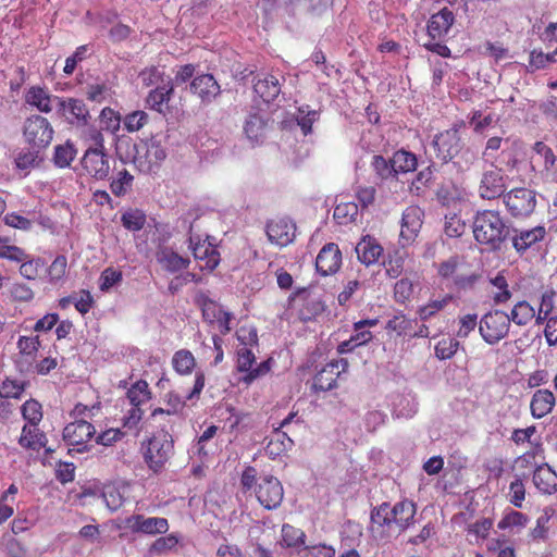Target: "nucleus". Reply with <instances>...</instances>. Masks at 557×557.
<instances>
[{
    "mask_svg": "<svg viewBox=\"0 0 557 557\" xmlns=\"http://www.w3.org/2000/svg\"><path fill=\"white\" fill-rule=\"evenodd\" d=\"M240 484L245 493L252 492L260 505L268 509H276L284 497L283 485L273 475L258 476L253 467H247L240 478Z\"/></svg>",
    "mask_w": 557,
    "mask_h": 557,
    "instance_id": "f257e3e1",
    "label": "nucleus"
},
{
    "mask_svg": "<svg viewBox=\"0 0 557 557\" xmlns=\"http://www.w3.org/2000/svg\"><path fill=\"white\" fill-rule=\"evenodd\" d=\"M472 232L479 244L486 245L490 249H497L509 235V227L499 212L483 210L475 214Z\"/></svg>",
    "mask_w": 557,
    "mask_h": 557,
    "instance_id": "f03ea898",
    "label": "nucleus"
},
{
    "mask_svg": "<svg viewBox=\"0 0 557 557\" xmlns=\"http://www.w3.org/2000/svg\"><path fill=\"white\" fill-rule=\"evenodd\" d=\"M143 449L144 459L149 469L158 472L173 456V438L165 431L157 432L147 441L146 445H143Z\"/></svg>",
    "mask_w": 557,
    "mask_h": 557,
    "instance_id": "7ed1b4c3",
    "label": "nucleus"
},
{
    "mask_svg": "<svg viewBox=\"0 0 557 557\" xmlns=\"http://www.w3.org/2000/svg\"><path fill=\"white\" fill-rule=\"evenodd\" d=\"M53 127L50 122L38 114L27 117L23 125V136L25 141L33 149H45L53 139Z\"/></svg>",
    "mask_w": 557,
    "mask_h": 557,
    "instance_id": "20e7f679",
    "label": "nucleus"
},
{
    "mask_svg": "<svg viewBox=\"0 0 557 557\" xmlns=\"http://www.w3.org/2000/svg\"><path fill=\"white\" fill-rule=\"evenodd\" d=\"M509 329V315L502 310H493L485 313L479 323V332L484 342L490 345L497 344L505 338Z\"/></svg>",
    "mask_w": 557,
    "mask_h": 557,
    "instance_id": "39448f33",
    "label": "nucleus"
},
{
    "mask_svg": "<svg viewBox=\"0 0 557 557\" xmlns=\"http://www.w3.org/2000/svg\"><path fill=\"white\" fill-rule=\"evenodd\" d=\"M236 368L238 372L244 373L240 377V382L250 385L252 382L270 372L271 359L257 363L255 348L238 347Z\"/></svg>",
    "mask_w": 557,
    "mask_h": 557,
    "instance_id": "423d86ee",
    "label": "nucleus"
},
{
    "mask_svg": "<svg viewBox=\"0 0 557 557\" xmlns=\"http://www.w3.org/2000/svg\"><path fill=\"white\" fill-rule=\"evenodd\" d=\"M95 433V426L84 419H77L66 424L63 430V440L71 447L69 453L87 451L88 442L94 437Z\"/></svg>",
    "mask_w": 557,
    "mask_h": 557,
    "instance_id": "0eeeda50",
    "label": "nucleus"
},
{
    "mask_svg": "<svg viewBox=\"0 0 557 557\" xmlns=\"http://www.w3.org/2000/svg\"><path fill=\"white\" fill-rule=\"evenodd\" d=\"M189 249L195 260L199 262L201 270H214L220 263V253L210 236L202 238L200 235L190 234L188 238Z\"/></svg>",
    "mask_w": 557,
    "mask_h": 557,
    "instance_id": "6e6552de",
    "label": "nucleus"
},
{
    "mask_svg": "<svg viewBox=\"0 0 557 557\" xmlns=\"http://www.w3.org/2000/svg\"><path fill=\"white\" fill-rule=\"evenodd\" d=\"M81 164L85 173L97 181L109 177L111 170L110 157L100 148H88L81 160Z\"/></svg>",
    "mask_w": 557,
    "mask_h": 557,
    "instance_id": "1a4fd4ad",
    "label": "nucleus"
},
{
    "mask_svg": "<svg viewBox=\"0 0 557 557\" xmlns=\"http://www.w3.org/2000/svg\"><path fill=\"white\" fill-rule=\"evenodd\" d=\"M504 203L512 215L525 216L535 208V194L528 188H515L504 196Z\"/></svg>",
    "mask_w": 557,
    "mask_h": 557,
    "instance_id": "9d476101",
    "label": "nucleus"
},
{
    "mask_svg": "<svg viewBox=\"0 0 557 557\" xmlns=\"http://www.w3.org/2000/svg\"><path fill=\"white\" fill-rule=\"evenodd\" d=\"M436 157L443 162L450 161L461 150V138L456 128L447 129L436 135L432 141Z\"/></svg>",
    "mask_w": 557,
    "mask_h": 557,
    "instance_id": "9b49d317",
    "label": "nucleus"
},
{
    "mask_svg": "<svg viewBox=\"0 0 557 557\" xmlns=\"http://www.w3.org/2000/svg\"><path fill=\"white\" fill-rule=\"evenodd\" d=\"M506 189V182L503 170L492 168L483 172L480 185L479 195L483 199H496L504 194Z\"/></svg>",
    "mask_w": 557,
    "mask_h": 557,
    "instance_id": "f8f14e48",
    "label": "nucleus"
},
{
    "mask_svg": "<svg viewBox=\"0 0 557 557\" xmlns=\"http://www.w3.org/2000/svg\"><path fill=\"white\" fill-rule=\"evenodd\" d=\"M125 527L132 532L156 535L165 533L169 529V523L165 518L133 515L125 519Z\"/></svg>",
    "mask_w": 557,
    "mask_h": 557,
    "instance_id": "ddd939ff",
    "label": "nucleus"
},
{
    "mask_svg": "<svg viewBox=\"0 0 557 557\" xmlns=\"http://www.w3.org/2000/svg\"><path fill=\"white\" fill-rule=\"evenodd\" d=\"M342 265V252L334 243H329L322 247L315 259L317 271L327 276L336 273Z\"/></svg>",
    "mask_w": 557,
    "mask_h": 557,
    "instance_id": "4468645a",
    "label": "nucleus"
},
{
    "mask_svg": "<svg viewBox=\"0 0 557 557\" xmlns=\"http://www.w3.org/2000/svg\"><path fill=\"white\" fill-rule=\"evenodd\" d=\"M295 231V224L286 218L273 220L267 225L269 240L280 247L287 246L294 240Z\"/></svg>",
    "mask_w": 557,
    "mask_h": 557,
    "instance_id": "2eb2a0df",
    "label": "nucleus"
},
{
    "mask_svg": "<svg viewBox=\"0 0 557 557\" xmlns=\"http://www.w3.org/2000/svg\"><path fill=\"white\" fill-rule=\"evenodd\" d=\"M244 134L251 145L261 144L267 135L268 120L260 111H251L244 121Z\"/></svg>",
    "mask_w": 557,
    "mask_h": 557,
    "instance_id": "dca6fc26",
    "label": "nucleus"
},
{
    "mask_svg": "<svg viewBox=\"0 0 557 557\" xmlns=\"http://www.w3.org/2000/svg\"><path fill=\"white\" fill-rule=\"evenodd\" d=\"M253 91L264 102L274 101L281 92V82L277 75L260 73L253 78Z\"/></svg>",
    "mask_w": 557,
    "mask_h": 557,
    "instance_id": "f3484780",
    "label": "nucleus"
},
{
    "mask_svg": "<svg viewBox=\"0 0 557 557\" xmlns=\"http://www.w3.org/2000/svg\"><path fill=\"white\" fill-rule=\"evenodd\" d=\"M423 211L418 206H410L405 209L401 218L400 238L409 244L418 235L422 226Z\"/></svg>",
    "mask_w": 557,
    "mask_h": 557,
    "instance_id": "a211bd4d",
    "label": "nucleus"
},
{
    "mask_svg": "<svg viewBox=\"0 0 557 557\" xmlns=\"http://www.w3.org/2000/svg\"><path fill=\"white\" fill-rule=\"evenodd\" d=\"M66 121L76 126H85L90 119L89 110L81 99L70 98L60 102Z\"/></svg>",
    "mask_w": 557,
    "mask_h": 557,
    "instance_id": "6ab92c4d",
    "label": "nucleus"
},
{
    "mask_svg": "<svg viewBox=\"0 0 557 557\" xmlns=\"http://www.w3.org/2000/svg\"><path fill=\"white\" fill-rule=\"evenodd\" d=\"M355 251L358 260L369 267L375 264L383 255V247L376 238L364 235L356 245Z\"/></svg>",
    "mask_w": 557,
    "mask_h": 557,
    "instance_id": "aec40b11",
    "label": "nucleus"
},
{
    "mask_svg": "<svg viewBox=\"0 0 557 557\" xmlns=\"http://www.w3.org/2000/svg\"><path fill=\"white\" fill-rule=\"evenodd\" d=\"M454 14L447 8L433 14L428 23V36L432 40H443L454 23Z\"/></svg>",
    "mask_w": 557,
    "mask_h": 557,
    "instance_id": "412c9836",
    "label": "nucleus"
},
{
    "mask_svg": "<svg viewBox=\"0 0 557 557\" xmlns=\"http://www.w3.org/2000/svg\"><path fill=\"white\" fill-rule=\"evenodd\" d=\"M416 511V504L410 500L399 502L392 507L393 527L398 533L414 524Z\"/></svg>",
    "mask_w": 557,
    "mask_h": 557,
    "instance_id": "4be33fe9",
    "label": "nucleus"
},
{
    "mask_svg": "<svg viewBox=\"0 0 557 557\" xmlns=\"http://www.w3.org/2000/svg\"><path fill=\"white\" fill-rule=\"evenodd\" d=\"M191 91L203 102L212 101L220 94V85L211 74H202L194 78Z\"/></svg>",
    "mask_w": 557,
    "mask_h": 557,
    "instance_id": "5701e85b",
    "label": "nucleus"
},
{
    "mask_svg": "<svg viewBox=\"0 0 557 557\" xmlns=\"http://www.w3.org/2000/svg\"><path fill=\"white\" fill-rule=\"evenodd\" d=\"M156 258L161 268L171 273L185 270L190 263L188 258L182 257L169 247L160 248L156 253Z\"/></svg>",
    "mask_w": 557,
    "mask_h": 557,
    "instance_id": "b1692460",
    "label": "nucleus"
},
{
    "mask_svg": "<svg viewBox=\"0 0 557 557\" xmlns=\"http://www.w3.org/2000/svg\"><path fill=\"white\" fill-rule=\"evenodd\" d=\"M554 406V394L549 389H537L531 398V414L535 419H541L552 412Z\"/></svg>",
    "mask_w": 557,
    "mask_h": 557,
    "instance_id": "393cba45",
    "label": "nucleus"
},
{
    "mask_svg": "<svg viewBox=\"0 0 557 557\" xmlns=\"http://www.w3.org/2000/svg\"><path fill=\"white\" fill-rule=\"evenodd\" d=\"M545 233V228L542 226L520 231L518 234L512 236V246L519 253H523L529 248L543 240Z\"/></svg>",
    "mask_w": 557,
    "mask_h": 557,
    "instance_id": "a878e982",
    "label": "nucleus"
},
{
    "mask_svg": "<svg viewBox=\"0 0 557 557\" xmlns=\"http://www.w3.org/2000/svg\"><path fill=\"white\" fill-rule=\"evenodd\" d=\"M533 483L544 494H553L557 490V473L548 466H539L533 473Z\"/></svg>",
    "mask_w": 557,
    "mask_h": 557,
    "instance_id": "bb28decb",
    "label": "nucleus"
},
{
    "mask_svg": "<svg viewBox=\"0 0 557 557\" xmlns=\"http://www.w3.org/2000/svg\"><path fill=\"white\" fill-rule=\"evenodd\" d=\"M47 438L38 424H25L22 428L18 444L26 449L38 451L46 445Z\"/></svg>",
    "mask_w": 557,
    "mask_h": 557,
    "instance_id": "cd10ccee",
    "label": "nucleus"
},
{
    "mask_svg": "<svg viewBox=\"0 0 557 557\" xmlns=\"http://www.w3.org/2000/svg\"><path fill=\"white\" fill-rule=\"evenodd\" d=\"M341 371L336 363H327L313 379V387L317 391H331L337 386Z\"/></svg>",
    "mask_w": 557,
    "mask_h": 557,
    "instance_id": "c85d7f7f",
    "label": "nucleus"
},
{
    "mask_svg": "<svg viewBox=\"0 0 557 557\" xmlns=\"http://www.w3.org/2000/svg\"><path fill=\"white\" fill-rule=\"evenodd\" d=\"M172 92L173 86L171 79H168L166 84L158 85V87L150 90L146 98V103L150 109L161 113L164 106L169 102Z\"/></svg>",
    "mask_w": 557,
    "mask_h": 557,
    "instance_id": "c756f323",
    "label": "nucleus"
},
{
    "mask_svg": "<svg viewBox=\"0 0 557 557\" xmlns=\"http://www.w3.org/2000/svg\"><path fill=\"white\" fill-rule=\"evenodd\" d=\"M25 102L44 113L52 111L51 96L46 89L39 86H32L26 91Z\"/></svg>",
    "mask_w": 557,
    "mask_h": 557,
    "instance_id": "7c9ffc66",
    "label": "nucleus"
},
{
    "mask_svg": "<svg viewBox=\"0 0 557 557\" xmlns=\"http://www.w3.org/2000/svg\"><path fill=\"white\" fill-rule=\"evenodd\" d=\"M38 151L37 149L23 148L15 153L14 165L23 176H26L33 169L39 165Z\"/></svg>",
    "mask_w": 557,
    "mask_h": 557,
    "instance_id": "2f4dec72",
    "label": "nucleus"
},
{
    "mask_svg": "<svg viewBox=\"0 0 557 557\" xmlns=\"http://www.w3.org/2000/svg\"><path fill=\"white\" fill-rule=\"evenodd\" d=\"M292 446L293 441L287 436V434L275 429L264 450L269 457L274 459L290 449Z\"/></svg>",
    "mask_w": 557,
    "mask_h": 557,
    "instance_id": "473e14b6",
    "label": "nucleus"
},
{
    "mask_svg": "<svg viewBox=\"0 0 557 557\" xmlns=\"http://www.w3.org/2000/svg\"><path fill=\"white\" fill-rule=\"evenodd\" d=\"M134 176L126 169L114 168V174L110 182L111 193L116 197L125 196L132 188Z\"/></svg>",
    "mask_w": 557,
    "mask_h": 557,
    "instance_id": "72a5a7b5",
    "label": "nucleus"
},
{
    "mask_svg": "<svg viewBox=\"0 0 557 557\" xmlns=\"http://www.w3.org/2000/svg\"><path fill=\"white\" fill-rule=\"evenodd\" d=\"M391 168L394 174L414 171L417 168V158L411 152L398 150L391 159Z\"/></svg>",
    "mask_w": 557,
    "mask_h": 557,
    "instance_id": "f704fd0d",
    "label": "nucleus"
},
{
    "mask_svg": "<svg viewBox=\"0 0 557 557\" xmlns=\"http://www.w3.org/2000/svg\"><path fill=\"white\" fill-rule=\"evenodd\" d=\"M358 216V205L354 201L341 202L334 208L333 218L341 225L356 223Z\"/></svg>",
    "mask_w": 557,
    "mask_h": 557,
    "instance_id": "c9c22d12",
    "label": "nucleus"
},
{
    "mask_svg": "<svg viewBox=\"0 0 557 557\" xmlns=\"http://www.w3.org/2000/svg\"><path fill=\"white\" fill-rule=\"evenodd\" d=\"M127 488L115 484H109L103 487L102 498L111 511L122 507L125 502Z\"/></svg>",
    "mask_w": 557,
    "mask_h": 557,
    "instance_id": "e433bc0d",
    "label": "nucleus"
},
{
    "mask_svg": "<svg viewBox=\"0 0 557 557\" xmlns=\"http://www.w3.org/2000/svg\"><path fill=\"white\" fill-rule=\"evenodd\" d=\"M172 366L178 374L188 375L193 372L196 366V360L189 350L181 349L173 355Z\"/></svg>",
    "mask_w": 557,
    "mask_h": 557,
    "instance_id": "4c0bfd02",
    "label": "nucleus"
},
{
    "mask_svg": "<svg viewBox=\"0 0 557 557\" xmlns=\"http://www.w3.org/2000/svg\"><path fill=\"white\" fill-rule=\"evenodd\" d=\"M509 315L510 322L517 325H527L535 317V309L525 300L518 301Z\"/></svg>",
    "mask_w": 557,
    "mask_h": 557,
    "instance_id": "58836bf2",
    "label": "nucleus"
},
{
    "mask_svg": "<svg viewBox=\"0 0 557 557\" xmlns=\"http://www.w3.org/2000/svg\"><path fill=\"white\" fill-rule=\"evenodd\" d=\"M490 283L494 288L491 292V295L495 305L505 304L511 298V292L508 288L507 280L502 273L490 278Z\"/></svg>",
    "mask_w": 557,
    "mask_h": 557,
    "instance_id": "ea45409f",
    "label": "nucleus"
},
{
    "mask_svg": "<svg viewBox=\"0 0 557 557\" xmlns=\"http://www.w3.org/2000/svg\"><path fill=\"white\" fill-rule=\"evenodd\" d=\"M392 507L387 503H383L379 507L374 508L371 512L372 531L376 529L387 527L393 528Z\"/></svg>",
    "mask_w": 557,
    "mask_h": 557,
    "instance_id": "a19ab883",
    "label": "nucleus"
},
{
    "mask_svg": "<svg viewBox=\"0 0 557 557\" xmlns=\"http://www.w3.org/2000/svg\"><path fill=\"white\" fill-rule=\"evenodd\" d=\"M146 214L139 209H129L121 216L122 225L132 232L140 231L146 224Z\"/></svg>",
    "mask_w": 557,
    "mask_h": 557,
    "instance_id": "79ce46f5",
    "label": "nucleus"
},
{
    "mask_svg": "<svg viewBox=\"0 0 557 557\" xmlns=\"http://www.w3.org/2000/svg\"><path fill=\"white\" fill-rule=\"evenodd\" d=\"M306 534L300 529L290 524L282 527V545L286 547L298 548L305 545Z\"/></svg>",
    "mask_w": 557,
    "mask_h": 557,
    "instance_id": "37998d69",
    "label": "nucleus"
},
{
    "mask_svg": "<svg viewBox=\"0 0 557 557\" xmlns=\"http://www.w3.org/2000/svg\"><path fill=\"white\" fill-rule=\"evenodd\" d=\"M127 398L132 406H141L150 399V391L146 381H137L127 392Z\"/></svg>",
    "mask_w": 557,
    "mask_h": 557,
    "instance_id": "c03bdc74",
    "label": "nucleus"
},
{
    "mask_svg": "<svg viewBox=\"0 0 557 557\" xmlns=\"http://www.w3.org/2000/svg\"><path fill=\"white\" fill-rule=\"evenodd\" d=\"M146 160L151 165L159 164L166 157L164 147L158 137H151L146 144Z\"/></svg>",
    "mask_w": 557,
    "mask_h": 557,
    "instance_id": "a18cd8bd",
    "label": "nucleus"
},
{
    "mask_svg": "<svg viewBox=\"0 0 557 557\" xmlns=\"http://www.w3.org/2000/svg\"><path fill=\"white\" fill-rule=\"evenodd\" d=\"M178 537L175 534L161 536L157 539L149 547L151 556H160L174 550L178 544Z\"/></svg>",
    "mask_w": 557,
    "mask_h": 557,
    "instance_id": "49530a36",
    "label": "nucleus"
},
{
    "mask_svg": "<svg viewBox=\"0 0 557 557\" xmlns=\"http://www.w3.org/2000/svg\"><path fill=\"white\" fill-rule=\"evenodd\" d=\"M319 111L311 110L309 106H302L298 109L296 120L305 136L312 132V124L319 119Z\"/></svg>",
    "mask_w": 557,
    "mask_h": 557,
    "instance_id": "de8ad7c7",
    "label": "nucleus"
},
{
    "mask_svg": "<svg viewBox=\"0 0 557 557\" xmlns=\"http://www.w3.org/2000/svg\"><path fill=\"white\" fill-rule=\"evenodd\" d=\"M76 156V149L73 144L65 143L54 148L53 161L59 168H67Z\"/></svg>",
    "mask_w": 557,
    "mask_h": 557,
    "instance_id": "09e8293b",
    "label": "nucleus"
},
{
    "mask_svg": "<svg viewBox=\"0 0 557 557\" xmlns=\"http://www.w3.org/2000/svg\"><path fill=\"white\" fill-rule=\"evenodd\" d=\"M21 412L26 424H39L42 420L41 405L35 399L26 400L21 407Z\"/></svg>",
    "mask_w": 557,
    "mask_h": 557,
    "instance_id": "8fccbe9b",
    "label": "nucleus"
},
{
    "mask_svg": "<svg viewBox=\"0 0 557 557\" xmlns=\"http://www.w3.org/2000/svg\"><path fill=\"white\" fill-rule=\"evenodd\" d=\"M99 122L101 129L115 134L121 126V116L113 109L107 107L102 109Z\"/></svg>",
    "mask_w": 557,
    "mask_h": 557,
    "instance_id": "3c124183",
    "label": "nucleus"
},
{
    "mask_svg": "<svg viewBox=\"0 0 557 557\" xmlns=\"http://www.w3.org/2000/svg\"><path fill=\"white\" fill-rule=\"evenodd\" d=\"M413 321L405 314H397L389 319L386 323V330L395 332L398 336L409 335L412 330Z\"/></svg>",
    "mask_w": 557,
    "mask_h": 557,
    "instance_id": "603ef678",
    "label": "nucleus"
},
{
    "mask_svg": "<svg viewBox=\"0 0 557 557\" xmlns=\"http://www.w3.org/2000/svg\"><path fill=\"white\" fill-rule=\"evenodd\" d=\"M139 77L145 86H154V88L158 87V85L166 84V81L171 79L169 76H165L164 71L159 67L146 69L139 74Z\"/></svg>",
    "mask_w": 557,
    "mask_h": 557,
    "instance_id": "864d4df0",
    "label": "nucleus"
},
{
    "mask_svg": "<svg viewBox=\"0 0 557 557\" xmlns=\"http://www.w3.org/2000/svg\"><path fill=\"white\" fill-rule=\"evenodd\" d=\"M236 338L239 342L238 347H249L258 349V334L252 326H240L236 331Z\"/></svg>",
    "mask_w": 557,
    "mask_h": 557,
    "instance_id": "5fc2aeb1",
    "label": "nucleus"
},
{
    "mask_svg": "<svg viewBox=\"0 0 557 557\" xmlns=\"http://www.w3.org/2000/svg\"><path fill=\"white\" fill-rule=\"evenodd\" d=\"M459 343L455 338H443L435 346V356L441 360L450 359L458 350Z\"/></svg>",
    "mask_w": 557,
    "mask_h": 557,
    "instance_id": "6e6d98bb",
    "label": "nucleus"
},
{
    "mask_svg": "<svg viewBox=\"0 0 557 557\" xmlns=\"http://www.w3.org/2000/svg\"><path fill=\"white\" fill-rule=\"evenodd\" d=\"M123 278L122 272L113 268H107L101 272L99 277V288L108 292L114 285L119 284Z\"/></svg>",
    "mask_w": 557,
    "mask_h": 557,
    "instance_id": "4d7b16f0",
    "label": "nucleus"
},
{
    "mask_svg": "<svg viewBox=\"0 0 557 557\" xmlns=\"http://www.w3.org/2000/svg\"><path fill=\"white\" fill-rule=\"evenodd\" d=\"M445 234L449 237H459L466 231V223L457 214H450L445 216L444 223Z\"/></svg>",
    "mask_w": 557,
    "mask_h": 557,
    "instance_id": "13d9d810",
    "label": "nucleus"
},
{
    "mask_svg": "<svg viewBox=\"0 0 557 557\" xmlns=\"http://www.w3.org/2000/svg\"><path fill=\"white\" fill-rule=\"evenodd\" d=\"M528 522V518L525 515L519 511L511 510L507 512L502 520L498 522L497 527L500 530H505L508 528H523Z\"/></svg>",
    "mask_w": 557,
    "mask_h": 557,
    "instance_id": "bf43d9fd",
    "label": "nucleus"
},
{
    "mask_svg": "<svg viewBox=\"0 0 557 557\" xmlns=\"http://www.w3.org/2000/svg\"><path fill=\"white\" fill-rule=\"evenodd\" d=\"M148 122V114L145 111H134L124 117V127L127 132L139 131Z\"/></svg>",
    "mask_w": 557,
    "mask_h": 557,
    "instance_id": "052dcab7",
    "label": "nucleus"
},
{
    "mask_svg": "<svg viewBox=\"0 0 557 557\" xmlns=\"http://www.w3.org/2000/svg\"><path fill=\"white\" fill-rule=\"evenodd\" d=\"M509 502L518 508L522 507V503L525 498V487L522 481L517 478L515 481H512L509 485V493H508Z\"/></svg>",
    "mask_w": 557,
    "mask_h": 557,
    "instance_id": "680f3d73",
    "label": "nucleus"
},
{
    "mask_svg": "<svg viewBox=\"0 0 557 557\" xmlns=\"http://www.w3.org/2000/svg\"><path fill=\"white\" fill-rule=\"evenodd\" d=\"M413 293V283L405 277L396 282L394 287L395 299L398 302H406Z\"/></svg>",
    "mask_w": 557,
    "mask_h": 557,
    "instance_id": "e2e57ef3",
    "label": "nucleus"
},
{
    "mask_svg": "<svg viewBox=\"0 0 557 557\" xmlns=\"http://www.w3.org/2000/svg\"><path fill=\"white\" fill-rule=\"evenodd\" d=\"M301 557H334L335 549L332 546L324 544L305 546L301 552Z\"/></svg>",
    "mask_w": 557,
    "mask_h": 557,
    "instance_id": "0e129e2a",
    "label": "nucleus"
},
{
    "mask_svg": "<svg viewBox=\"0 0 557 557\" xmlns=\"http://www.w3.org/2000/svg\"><path fill=\"white\" fill-rule=\"evenodd\" d=\"M67 261L64 256H58L50 264L48 273L51 282L60 281L66 272Z\"/></svg>",
    "mask_w": 557,
    "mask_h": 557,
    "instance_id": "69168bd1",
    "label": "nucleus"
},
{
    "mask_svg": "<svg viewBox=\"0 0 557 557\" xmlns=\"http://www.w3.org/2000/svg\"><path fill=\"white\" fill-rule=\"evenodd\" d=\"M39 345L38 336H21L17 342L20 352L26 356H34L38 350Z\"/></svg>",
    "mask_w": 557,
    "mask_h": 557,
    "instance_id": "338daca9",
    "label": "nucleus"
},
{
    "mask_svg": "<svg viewBox=\"0 0 557 557\" xmlns=\"http://www.w3.org/2000/svg\"><path fill=\"white\" fill-rule=\"evenodd\" d=\"M539 109L547 120L557 122V96H549L540 103Z\"/></svg>",
    "mask_w": 557,
    "mask_h": 557,
    "instance_id": "774afa93",
    "label": "nucleus"
}]
</instances>
